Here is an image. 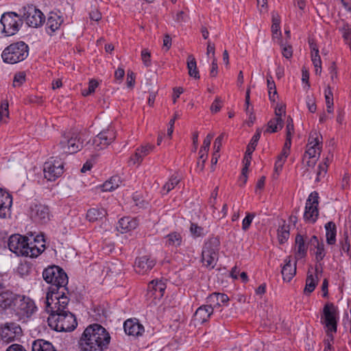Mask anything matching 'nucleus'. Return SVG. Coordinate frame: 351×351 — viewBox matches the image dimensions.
I'll use <instances>...</instances> for the list:
<instances>
[{
  "instance_id": "nucleus-10",
  "label": "nucleus",
  "mask_w": 351,
  "mask_h": 351,
  "mask_svg": "<svg viewBox=\"0 0 351 351\" xmlns=\"http://www.w3.org/2000/svg\"><path fill=\"white\" fill-rule=\"evenodd\" d=\"M23 14L22 18L26 24L31 27L38 28L45 22L44 14L33 5H27L23 8Z\"/></svg>"
},
{
  "instance_id": "nucleus-41",
  "label": "nucleus",
  "mask_w": 351,
  "mask_h": 351,
  "mask_svg": "<svg viewBox=\"0 0 351 351\" xmlns=\"http://www.w3.org/2000/svg\"><path fill=\"white\" fill-rule=\"evenodd\" d=\"M267 88H268V94L269 99L271 102H275V97L278 96V93L276 90V84L274 81L272 80V77L271 75H268L267 77Z\"/></svg>"
},
{
  "instance_id": "nucleus-54",
  "label": "nucleus",
  "mask_w": 351,
  "mask_h": 351,
  "mask_svg": "<svg viewBox=\"0 0 351 351\" xmlns=\"http://www.w3.org/2000/svg\"><path fill=\"white\" fill-rule=\"evenodd\" d=\"M8 103L3 101L0 105V121L3 120L4 117H9Z\"/></svg>"
},
{
  "instance_id": "nucleus-15",
  "label": "nucleus",
  "mask_w": 351,
  "mask_h": 351,
  "mask_svg": "<svg viewBox=\"0 0 351 351\" xmlns=\"http://www.w3.org/2000/svg\"><path fill=\"white\" fill-rule=\"evenodd\" d=\"M44 176L49 181H54L64 172V164L60 160H49L43 166Z\"/></svg>"
},
{
  "instance_id": "nucleus-62",
  "label": "nucleus",
  "mask_w": 351,
  "mask_h": 351,
  "mask_svg": "<svg viewBox=\"0 0 351 351\" xmlns=\"http://www.w3.org/2000/svg\"><path fill=\"white\" fill-rule=\"evenodd\" d=\"M282 114H285V106L280 105L277 106L275 108V115L276 118H278L282 117Z\"/></svg>"
},
{
  "instance_id": "nucleus-31",
  "label": "nucleus",
  "mask_w": 351,
  "mask_h": 351,
  "mask_svg": "<svg viewBox=\"0 0 351 351\" xmlns=\"http://www.w3.org/2000/svg\"><path fill=\"white\" fill-rule=\"evenodd\" d=\"M217 258L218 254L210 253L208 250H202V262L207 268L213 269Z\"/></svg>"
},
{
  "instance_id": "nucleus-61",
  "label": "nucleus",
  "mask_w": 351,
  "mask_h": 351,
  "mask_svg": "<svg viewBox=\"0 0 351 351\" xmlns=\"http://www.w3.org/2000/svg\"><path fill=\"white\" fill-rule=\"evenodd\" d=\"M90 19L94 21H98L101 19V14L98 10H92L90 14Z\"/></svg>"
},
{
  "instance_id": "nucleus-12",
  "label": "nucleus",
  "mask_w": 351,
  "mask_h": 351,
  "mask_svg": "<svg viewBox=\"0 0 351 351\" xmlns=\"http://www.w3.org/2000/svg\"><path fill=\"white\" fill-rule=\"evenodd\" d=\"M36 309L34 302L28 297L18 295L14 311L16 315L21 317H30Z\"/></svg>"
},
{
  "instance_id": "nucleus-56",
  "label": "nucleus",
  "mask_w": 351,
  "mask_h": 351,
  "mask_svg": "<svg viewBox=\"0 0 351 351\" xmlns=\"http://www.w3.org/2000/svg\"><path fill=\"white\" fill-rule=\"evenodd\" d=\"M221 99L219 97H216L215 99L214 100V101L213 102V104H211V106H210L211 112L213 113H216V112H219L221 108Z\"/></svg>"
},
{
  "instance_id": "nucleus-49",
  "label": "nucleus",
  "mask_w": 351,
  "mask_h": 351,
  "mask_svg": "<svg viewBox=\"0 0 351 351\" xmlns=\"http://www.w3.org/2000/svg\"><path fill=\"white\" fill-rule=\"evenodd\" d=\"M254 217H255V213H247L246 217L243 219V222H242L243 230L246 231L249 229Z\"/></svg>"
},
{
  "instance_id": "nucleus-43",
  "label": "nucleus",
  "mask_w": 351,
  "mask_h": 351,
  "mask_svg": "<svg viewBox=\"0 0 351 351\" xmlns=\"http://www.w3.org/2000/svg\"><path fill=\"white\" fill-rule=\"evenodd\" d=\"M324 95L327 112L328 113H331L333 110V93L332 92L331 88L329 86H328L325 89Z\"/></svg>"
},
{
  "instance_id": "nucleus-1",
  "label": "nucleus",
  "mask_w": 351,
  "mask_h": 351,
  "mask_svg": "<svg viewBox=\"0 0 351 351\" xmlns=\"http://www.w3.org/2000/svg\"><path fill=\"white\" fill-rule=\"evenodd\" d=\"M43 279L50 284L46 295V302L58 300L64 305L69 301L68 295L70 292L66 287L68 285V276L64 270L58 265H51L45 268L43 272Z\"/></svg>"
},
{
  "instance_id": "nucleus-32",
  "label": "nucleus",
  "mask_w": 351,
  "mask_h": 351,
  "mask_svg": "<svg viewBox=\"0 0 351 351\" xmlns=\"http://www.w3.org/2000/svg\"><path fill=\"white\" fill-rule=\"evenodd\" d=\"M326 242L328 245L336 243L337 226L333 221H328L325 224Z\"/></svg>"
},
{
  "instance_id": "nucleus-46",
  "label": "nucleus",
  "mask_w": 351,
  "mask_h": 351,
  "mask_svg": "<svg viewBox=\"0 0 351 351\" xmlns=\"http://www.w3.org/2000/svg\"><path fill=\"white\" fill-rule=\"evenodd\" d=\"M208 150H209L208 148H206V147H204L203 146H202L200 148V150L199 152V160H202V164H200L199 162H197V168L200 171H202L204 169V163L207 159Z\"/></svg>"
},
{
  "instance_id": "nucleus-24",
  "label": "nucleus",
  "mask_w": 351,
  "mask_h": 351,
  "mask_svg": "<svg viewBox=\"0 0 351 351\" xmlns=\"http://www.w3.org/2000/svg\"><path fill=\"white\" fill-rule=\"evenodd\" d=\"M297 260L293 265H291V257L287 256L285 259V265H283L281 274L284 281L290 282L296 274Z\"/></svg>"
},
{
  "instance_id": "nucleus-3",
  "label": "nucleus",
  "mask_w": 351,
  "mask_h": 351,
  "mask_svg": "<svg viewBox=\"0 0 351 351\" xmlns=\"http://www.w3.org/2000/svg\"><path fill=\"white\" fill-rule=\"evenodd\" d=\"M110 335L107 330L99 324L88 326L80 340L84 351H105L108 348Z\"/></svg>"
},
{
  "instance_id": "nucleus-55",
  "label": "nucleus",
  "mask_w": 351,
  "mask_h": 351,
  "mask_svg": "<svg viewBox=\"0 0 351 351\" xmlns=\"http://www.w3.org/2000/svg\"><path fill=\"white\" fill-rule=\"evenodd\" d=\"M281 47L282 56L287 59L291 58L293 55L292 47L291 45H282Z\"/></svg>"
},
{
  "instance_id": "nucleus-26",
  "label": "nucleus",
  "mask_w": 351,
  "mask_h": 351,
  "mask_svg": "<svg viewBox=\"0 0 351 351\" xmlns=\"http://www.w3.org/2000/svg\"><path fill=\"white\" fill-rule=\"evenodd\" d=\"M213 312L210 306L208 304L202 305L196 310L193 315L194 321L202 324L208 321Z\"/></svg>"
},
{
  "instance_id": "nucleus-51",
  "label": "nucleus",
  "mask_w": 351,
  "mask_h": 351,
  "mask_svg": "<svg viewBox=\"0 0 351 351\" xmlns=\"http://www.w3.org/2000/svg\"><path fill=\"white\" fill-rule=\"evenodd\" d=\"M143 158L141 157V154L138 152L137 149H136L135 153L130 156L128 160L129 165H139Z\"/></svg>"
},
{
  "instance_id": "nucleus-22",
  "label": "nucleus",
  "mask_w": 351,
  "mask_h": 351,
  "mask_svg": "<svg viewBox=\"0 0 351 351\" xmlns=\"http://www.w3.org/2000/svg\"><path fill=\"white\" fill-rule=\"evenodd\" d=\"M229 301L228 296L225 293L214 292L210 294L206 298V303L212 307L213 311L226 304Z\"/></svg>"
},
{
  "instance_id": "nucleus-58",
  "label": "nucleus",
  "mask_w": 351,
  "mask_h": 351,
  "mask_svg": "<svg viewBox=\"0 0 351 351\" xmlns=\"http://www.w3.org/2000/svg\"><path fill=\"white\" fill-rule=\"evenodd\" d=\"M306 105L308 108V110L311 112H315L317 110V106L315 101V99L313 97H307Z\"/></svg>"
},
{
  "instance_id": "nucleus-35",
  "label": "nucleus",
  "mask_w": 351,
  "mask_h": 351,
  "mask_svg": "<svg viewBox=\"0 0 351 351\" xmlns=\"http://www.w3.org/2000/svg\"><path fill=\"white\" fill-rule=\"evenodd\" d=\"M121 178L118 176H112L110 180L106 181L101 186L103 191H112L117 189L121 184Z\"/></svg>"
},
{
  "instance_id": "nucleus-27",
  "label": "nucleus",
  "mask_w": 351,
  "mask_h": 351,
  "mask_svg": "<svg viewBox=\"0 0 351 351\" xmlns=\"http://www.w3.org/2000/svg\"><path fill=\"white\" fill-rule=\"evenodd\" d=\"M297 250L295 253V258L298 261L305 258L307 255L308 247L304 237L300 234H297L295 239Z\"/></svg>"
},
{
  "instance_id": "nucleus-37",
  "label": "nucleus",
  "mask_w": 351,
  "mask_h": 351,
  "mask_svg": "<svg viewBox=\"0 0 351 351\" xmlns=\"http://www.w3.org/2000/svg\"><path fill=\"white\" fill-rule=\"evenodd\" d=\"M119 225L121 229V232H123L135 229L137 223L135 219H131L129 217H125L119 221Z\"/></svg>"
},
{
  "instance_id": "nucleus-8",
  "label": "nucleus",
  "mask_w": 351,
  "mask_h": 351,
  "mask_svg": "<svg viewBox=\"0 0 351 351\" xmlns=\"http://www.w3.org/2000/svg\"><path fill=\"white\" fill-rule=\"evenodd\" d=\"M115 138L116 132L113 127L109 126L100 132L92 141H88L85 147H87L88 149L93 148L99 151L106 148Z\"/></svg>"
},
{
  "instance_id": "nucleus-21",
  "label": "nucleus",
  "mask_w": 351,
  "mask_h": 351,
  "mask_svg": "<svg viewBox=\"0 0 351 351\" xmlns=\"http://www.w3.org/2000/svg\"><path fill=\"white\" fill-rule=\"evenodd\" d=\"M155 265V260L149 258L147 256H143L136 259L134 269L136 273L145 274L150 271Z\"/></svg>"
},
{
  "instance_id": "nucleus-2",
  "label": "nucleus",
  "mask_w": 351,
  "mask_h": 351,
  "mask_svg": "<svg viewBox=\"0 0 351 351\" xmlns=\"http://www.w3.org/2000/svg\"><path fill=\"white\" fill-rule=\"evenodd\" d=\"M69 301L66 304L60 303V299L46 302L45 309L49 313L47 319L51 328L58 332H71L77 326L75 316L66 310Z\"/></svg>"
},
{
  "instance_id": "nucleus-20",
  "label": "nucleus",
  "mask_w": 351,
  "mask_h": 351,
  "mask_svg": "<svg viewBox=\"0 0 351 351\" xmlns=\"http://www.w3.org/2000/svg\"><path fill=\"white\" fill-rule=\"evenodd\" d=\"M125 332L130 336H141L144 331V326L139 323L137 319H128L123 324Z\"/></svg>"
},
{
  "instance_id": "nucleus-42",
  "label": "nucleus",
  "mask_w": 351,
  "mask_h": 351,
  "mask_svg": "<svg viewBox=\"0 0 351 351\" xmlns=\"http://www.w3.org/2000/svg\"><path fill=\"white\" fill-rule=\"evenodd\" d=\"M180 181V179L178 178V176L176 174H173L171 176L169 181L165 184V185L162 186V191H165V194L168 193L169 191H171L172 189L175 188L176 186H177Z\"/></svg>"
},
{
  "instance_id": "nucleus-38",
  "label": "nucleus",
  "mask_w": 351,
  "mask_h": 351,
  "mask_svg": "<svg viewBox=\"0 0 351 351\" xmlns=\"http://www.w3.org/2000/svg\"><path fill=\"white\" fill-rule=\"evenodd\" d=\"M289 226L286 224L285 221H283V224L278 229V239L280 244L285 243L289 238Z\"/></svg>"
},
{
  "instance_id": "nucleus-11",
  "label": "nucleus",
  "mask_w": 351,
  "mask_h": 351,
  "mask_svg": "<svg viewBox=\"0 0 351 351\" xmlns=\"http://www.w3.org/2000/svg\"><path fill=\"white\" fill-rule=\"evenodd\" d=\"M319 194L317 191L311 193L306 202L304 219L311 223L316 222L318 215Z\"/></svg>"
},
{
  "instance_id": "nucleus-45",
  "label": "nucleus",
  "mask_w": 351,
  "mask_h": 351,
  "mask_svg": "<svg viewBox=\"0 0 351 351\" xmlns=\"http://www.w3.org/2000/svg\"><path fill=\"white\" fill-rule=\"evenodd\" d=\"M271 31L273 34H277L278 33L280 34V17L277 12H273L271 14Z\"/></svg>"
},
{
  "instance_id": "nucleus-9",
  "label": "nucleus",
  "mask_w": 351,
  "mask_h": 351,
  "mask_svg": "<svg viewBox=\"0 0 351 351\" xmlns=\"http://www.w3.org/2000/svg\"><path fill=\"white\" fill-rule=\"evenodd\" d=\"M0 22L3 25L2 33L6 36L16 34L23 25V19L14 12H4L1 17Z\"/></svg>"
},
{
  "instance_id": "nucleus-40",
  "label": "nucleus",
  "mask_w": 351,
  "mask_h": 351,
  "mask_svg": "<svg viewBox=\"0 0 351 351\" xmlns=\"http://www.w3.org/2000/svg\"><path fill=\"white\" fill-rule=\"evenodd\" d=\"M317 283V282L314 278L313 274L308 271L306 279V285L304 289V294H310L312 293L315 290Z\"/></svg>"
},
{
  "instance_id": "nucleus-25",
  "label": "nucleus",
  "mask_w": 351,
  "mask_h": 351,
  "mask_svg": "<svg viewBox=\"0 0 351 351\" xmlns=\"http://www.w3.org/2000/svg\"><path fill=\"white\" fill-rule=\"evenodd\" d=\"M62 23L63 19L61 16L54 12H50L46 23L47 32L51 35L60 28Z\"/></svg>"
},
{
  "instance_id": "nucleus-57",
  "label": "nucleus",
  "mask_w": 351,
  "mask_h": 351,
  "mask_svg": "<svg viewBox=\"0 0 351 351\" xmlns=\"http://www.w3.org/2000/svg\"><path fill=\"white\" fill-rule=\"evenodd\" d=\"M286 135H291L294 132V125L293 119L289 116L287 119V125H286Z\"/></svg>"
},
{
  "instance_id": "nucleus-29",
  "label": "nucleus",
  "mask_w": 351,
  "mask_h": 351,
  "mask_svg": "<svg viewBox=\"0 0 351 351\" xmlns=\"http://www.w3.org/2000/svg\"><path fill=\"white\" fill-rule=\"evenodd\" d=\"M32 351H57V350L51 342L38 339L33 341Z\"/></svg>"
},
{
  "instance_id": "nucleus-44",
  "label": "nucleus",
  "mask_w": 351,
  "mask_h": 351,
  "mask_svg": "<svg viewBox=\"0 0 351 351\" xmlns=\"http://www.w3.org/2000/svg\"><path fill=\"white\" fill-rule=\"evenodd\" d=\"M261 133V131L259 129H258L256 130V133L252 136L250 143L247 146L246 152L251 153V154L253 153V152L255 150L257 143L260 139Z\"/></svg>"
},
{
  "instance_id": "nucleus-16",
  "label": "nucleus",
  "mask_w": 351,
  "mask_h": 351,
  "mask_svg": "<svg viewBox=\"0 0 351 351\" xmlns=\"http://www.w3.org/2000/svg\"><path fill=\"white\" fill-rule=\"evenodd\" d=\"M22 334L21 328L14 322L6 323L1 328L0 335L5 342L14 341Z\"/></svg>"
},
{
  "instance_id": "nucleus-23",
  "label": "nucleus",
  "mask_w": 351,
  "mask_h": 351,
  "mask_svg": "<svg viewBox=\"0 0 351 351\" xmlns=\"http://www.w3.org/2000/svg\"><path fill=\"white\" fill-rule=\"evenodd\" d=\"M17 297V294L14 293L10 290H6L5 292L1 293V294H0L1 310L5 311L11 308L14 310Z\"/></svg>"
},
{
  "instance_id": "nucleus-64",
  "label": "nucleus",
  "mask_w": 351,
  "mask_h": 351,
  "mask_svg": "<svg viewBox=\"0 0 351 351\" xmlns=\"http://www.w3.org/2000/svg\"><path fill=\"white\" fill-rule=\"evenodd\" d=\"M6 351H27L23 346L20 344H12L8 348Z\"/></svg>"
},
{
  "instance_id": "nucleus-63",
  "label": "nucleus",
  "mask_w": 351,
  "mask_h": 351,
  "mask_svg": "<svg viewBox=\"0 0 351 351\" xmlns=\"http://www.w3.org/2000/svg\"><path fill=\"white\" fill-rule=\"evenodd\" d=\"M341 250L345 252H348L350 250V244L348 240V237H346L343 241L341 242Z\"/></svg>"
},
{
  "instance_id": "nucleus-33",
  "label": "nucleus",
  "mask_w": 351,
  "mask_h": 351,
  "mask_svg": "<svg viewBox=\"0 0 351 351\" xmlns=\"http://www.w3.org/2000/svg\"><path fill=\"white\" fill-rule=\"evenodd\" d=\"M106 214V210L103 208H92L88 210L86 219L90 222H95L104 218Z\"/></svg>"
},
{
  "instance_id": "nucleus-50",
  "label": "nucleus",
  "mask_w": 351,
  "mask_h": 351,
  "mask_svg": "<svg viewBox=\"0 0 351 351\" xmlns=\"http://www.w3.org/2000/svg\"><path fill=\"white\" fill-rule=\"evenodd\" d=\"M25 73L24 72H19L14 75L13 80V86H21L25 81Z\"/></svg>"
},
{
  "instance_id": "nucleus-39",
  "label": "nucleus",
  "mask_w": 351,
  "mask_h": 351,
  "mask_svg": "<svg viewBox=\"0 0 351 351\" xmlns=\"http://www.w3.org/2000/svg\"><path fill=\"white\" fill-rule=\"evenodd\" d=\"M283 127V121L282 120V118H274L271 119L268 123H267V129L266 132H270V133H274L278 132L279 130H281Z\"/></svg>"
},
{
  "instance_id": "nucleus-19",
  "label": "nucleus",
  "mask_w": 351,
  "mask_h": 351,
  "mask_svg": "<svg viewBox=\"0 0 351 351\" xmlns=\"http://www.w3.org/2000/svg\"><path fill=\"white\" fill-rule=\"evenodd\" d=\"M12 196L8 192L0 189V218L5 219L11 215Z\"/></svg>"
},
{
  "instance_id": "nucleus-36",
  "label": "nucleus",
  "mask_w": 351,
  "mask_h": 351,
  "mask_svg": "<svg viewBox=\"0 0 351 351\" xmlns=\"http://www.w3.org/2000/svg\"><path fill=\"white\" fill-rule=\"evenodd\" d=\"M187 69L189 75L195 79H199V71L197 68V62L193 55H189L187 58Z\"/></svg>"
},
{
  "instance_id": "nucleus-13",
  "label": "nucleus",
  "mask_w": 351,
  "mask_h": 351,
  "mask_svg": "<svg viewBox=\"0 0 351 351\" xmlns=\"http://www.w3.org/2000/svg\"><path fill=\"white\" fill-rule=\"evenodd\" d=\"M308 244L311 246L310 250H314L315 260L316 262L315 271L318 272L319 270L322 271L323 269L322 261L326 254L324 241L322 239L319 240L317 236L313 235L308 241Z\"/></svg>"
},
{
  "instance_id": "nucleus-47",
  "label": "nucleus",
  "mask_w": 351,
  "mask_h": 351,
  "mask_svg": "<svg viewBox=\"0 0 351 351\" xmlns=\"http://www.w3.org/2000/svg\"><path fill=\"white\" fill-rule=\"evenodd\" d=\"M328 164L326 162L320 163L316 171V182H319L322 178H324L327 172Z\"/></svg>"
},
{
  "instance_id": "nucleus-18",
  "label": "nucleus",
  "mask_w": 351,
  "mask_h": 351,
  "mask_svg": "<svg viewBox=\"0 0 351 351\" xmlns=\"http://www.w3.org/2000/svg\"><path fill=\"white\" fill-rule=\"evenodd\" d=\"M166 287L162 280H153L148 284L147 297L160 300L162 298Z\"/></svg>"
},
{
  "instance_id": "nucleus-6",
  "label": "nucleus",
  "mask_w": 351,
  "mask_h": 351,
  "mask_svg": "<svg viewBox=\"0 0 351 351\" xmlns=\"http://www.w3.org/2000/svg\"><path fill=\"white\" fill-rule=\"evenodd\" d=\"M28 55V45L23 41H18L6 47L1 53V58L5 63L14 64L23 61Z\"/></svg>"
},
{
  "instance_id": "nucleus-4",
  "label": "nucleus",
  "mask_w": 351,
  "mask_h": 351,
  "mask_svg": "<svg viewBox=\"0 0 351 351\" xmlns=\"http://www.w3.org/2000/svg\"><path fill=\"white\" fill-rule=\"evenodd\" d=\"M337 308L333 303H326L324 306L320 320L327 335V339L324 341L325 345L324 351H334L332 344L334 341L333 333H336L337 330Z\"/></svg>"
},
{
  "instance_id": "nucleus-34",
  "label": "nucleus",
  "mask_w": 351,
  "mask_h": 351,
  "mask_svg": "<svg viewBox=\"0 0 351 351\" xmlns=\"http://www.w3.org/2000/svg\"><path fill=\"white\" fill-rule=\"evenodd\" d=\"M182 237L180 232H172L165 237V245L178 247L182 245Z\"/></svg>"
},
{
  "instance_id": "nucleus-53",
  "label": "nucleus",
  "mask_w": 351,
  "mask_h": 351,
  "mask_svg": "<svg viewBox=\"0 0 351 351\" xmlns=\"http://www.w3.org/2000/svg\"><path fill=\"white\" fill-rule=\"evenodd\" d=\"M154 146L147 144L144 146H141V147L137 148L136 149L141 154V157L143 158L145 156H147L154 149Z\"/></svg>"
},
{
  "instance_id": "nucleus-52",
  "label": "nucleus",
  "mask_w": 351,
  "mask_h": 351,
  "mask_svg": "<svg viewBox=\"0 0 351 351\" xmlns=\"http://www.w3.org/2000/svg\"><path fill=\"white\" fill-rule=\"evenodd\" d=\"M141 59L145 66L148 67L151 66V53L148 49H144L141 51Z\"/></svg>"
},
{
  "instance_id": "nucleus-28",
  "label": "nucleus",
  "mask_w": 351,
  "mask_h": 351,
  "mask_svg": "<svg viewBox=\"0 0 351 351\" xmlns=\"http://www.w3.org/2000/svg\"><path fill=\"white\" fill-rule=\"evenodd\" d=\"M311 52V60L315 68V73L320 74L322 72V60L319 55V49L315 43L313 41H308Z\"/></svg>"
},
{
  "instance_id": "nucleus-59",
  "label": "nucleus",
  "mask_w": 351,
  "mask_h": 351,
  "mask_svg": "<svg viewBox=\"0 0 351 351\" xmlns=\"http://www.w3.org/2000/svg\"><path fill=\"white\" fill-rule=\"evenodd\" d=\"M223 138V134H221L215 139V141L214 142V146H213L214 152H219L221 147Z\"/></svg>"
},
{
  "instance_id": "nucleus-60",
  "label": "nucleus",
  "mask_w": 351,
  "mask_h": 351,
  "mask_svg": "<svg viewBox=\"0 0 351 351\" xmlns=\"http://www.w3.org/2000/svg\"><path fill=\"white\" fill-rule=\"evenodd\" d=\"M218 73V65L217 62V59L214 57L212 61V68L210 71V75L213 77H215L217 75Z\"/></svg>"
},
{
  "instance_id": "nucleus-7",
  "label": "nucleus",
  "mask_w": 351,
  "mask_h": 351,
  "mask_svg": "<svg viewBox=\"0 0 351 351\" xmlns=\"http://www.w3.org/2000/svg\"><path fill=\"white\" fill-rule=\"evenodd\" d=\"M58 147L62 154L77 153L83 147L82 134L75 130L64 133Z\"/></svg>"
},
{
  "instance_id": "nucleus-48",
  "label": "nucleus",
  "mask_w": 351,
  "mask_h": 351,
  "mask_svg": "<svg viewBox=\"0 0 351 351\" xmlns=\"http://www.w3.org/2000/svg\"><path fill=\"white\" fill-rule=\"evenodd\" d=\"M190 232L194 237H200L204 235V228L195 223H191Z\"/></svg>"
},
{
  "instance_id": "nucleus-5",
  "label": "nucleus",
  "mask_w": 351,
  "mask_h": 351,
  "mask_svg": "<svg viewBox=\"0 0 351 351\" xmlns=\"http://www.w3.org/2000/svg\"><path fill=\"white\" fill-rule=\"evenodd\" d=\"M8 245L9 250L17 256L31 258L38 256L45 249V244H41L38 247L33 243H29L27 237L19 234H12L9 237Z\"/></svg>"
},
{
  "instance_id": "nucleus-14",
  "label": "nucleus",
  "mask_w": 351,
  "mask_h": 351,
  "mask_svg": "<svg viewBox=\"0 0 351 351\" xmlns=\"http://www.w3.org/2000/svg\"><path fill=\"white\" fill-rule=\"evenodd\" d=\"M30 217L36 223H46L50 220V211L47 206L34 203L29 207Z\"/></svg>"
},
{
  "instance_id": "nucleus-30",
  "label": "nucleus",
  "mask_w": 351,
  "mask_h": 351,
  "mask_svg": "<svg viewBox=\"0 0 351 351\" xmlns=\"http://www.w3.org/2000/svg\"><path fill=\"white\" fill-rule=\"evenodd\" d=\"M220 246L219 237H210L205 241L202 250H208L210 253L218 254Z\"/></svg>"
},
{
  "instance_id": "nucleus-17",
  "label": "nucleus",
  "mask_w": 351,
  "mask_h": 351,
  "mask_svg": "<svg viewBox=\"0 0 351 351\" xmlns=\"http://www.w3.org/2000/svg\"><path fill=\"white\" fill-rule=\"evenodd\" d=\"M321 143L319 140L318 134L316 132L311 133L309 136L308 143L306 145V149L303 156L302 161L305 162L306 158H317L316 155L320 154L321 152Z\"/></svg>"
}]
</instances>
